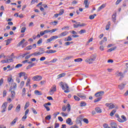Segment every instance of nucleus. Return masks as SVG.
Masks as SVG:
<instances>
[{"mask_svg": "<svg viewBox=\"0 0 128 128\" xmlns=\"http://www.w3.org/2000/svg\"><path fill=\"white\" fill-rule=\"evenodd\" d=\"M96 54H92L90 56V58H86L85 60V62H86L87 64H94V62L96 60Z\"/></svg>", "mask_w": 128, "mask_h": 128, "instance_id": "1", "label": "nucleus"}, {"mask_svg": "<svg viewBox=\"0 0 128 128\" xmlns=\"http://www.w3.org/2000/svg\"><path fill=\"white\" fill-rule=\"evenodd\" d=\"M60 84H61V86L62 89L64 90V92H68V84H62V82H60Z\"/></svg>", "mask_w": 128, "mask_h": 128, "instance_id": "2", "label": "nucleus"}, {"mask_svg": "<svg viewBox=\"0 0 128 128\" xmlns=\"http://www.w3.org/2000/svg\"><path fill=\"white\" fill-rule=\"evenodd\" d=\"M11 58L10 59H7V60H2L1 62H2V64H7V62H14V60H12V58H14V53H12L11 54Z\"/></svg>", "mask_w": 128, "mask_h": 128, "instance_id": "3", "label": "nucleus"}, {"mask_svg": "<svg viewBox=\"0 0 128 128\" xmlns=\"http://www.w3.org/2000/svg\"><path fill=\"white\" fill-rule=\"evenodd\" d=\"M115 76H120V78H119L120 80H122V78H124V74H122V72H120V71L118 70L116 72Z\"/></svg>", "mask_w": 128, "mask_h": 128, "instance_id": "4", "label": "nucleus"}, {"mask_svg": "<svg viewBox=\"0 0 128 128\" xmlns=\"http://www.w3.org/2000/svg\"><path fill=\"white\" fill-rule=\"evenodd\" d=\"M66 108H67V112H70V104H68L66 105V106H62V112H66Z\"/></svg>", "mask_w": 128, "mask_h": 128, "instance_id": "5", "label": "nucleus"}, {"mask_svg": "<svg viewBox=\"0 0 128 128\" xmlns=\"http://www.w3.org/2000/svg\"><path fill=\"white\" fill-rule=\"evenodd\" d=\"M42 77L40 76H36L32 78V80H34L36 82H40V80H42Z\"/></svg>", "mask_w": 128, "mask_h": 128, "instance_id": "6", "label": "nucleus"}, {"mask_svg": "<svg viewBox=\"0 0 128 128\" xmlns=\"http://www.w3.org/2000/svg\"><path fill=\"white\" fill-rule=\"evenodd\" d=\"M56 38H58V36H52L50 38L47 40L46 43L48 44V42H52L54 40H56Z\"/></svg>", "mask_w": 128, "mask_h": 128, "instance_id": "7", "label": "nucleus"}, {"mask_svg": "<svg viewBox=\"0 0 128 128\" xmlns=\"http://www.w3.org/2000/svg\"><path fill=\"white\" fill-rule=\"evenodd\" d=\"M6 106H8V102H4L1 107L2 110L1 111L2 112H6Z\"/></svg>", "mask_w": 128, "mask_h": 128, "instance_id": "8", "label": "nucleus"}, {"mask_svg": "<svg viewBox=\"0 0 128 128\" xmlns=\"http://www.w3.org/2000/svg\"><path fill=\"white\" fill-rule=\"evenodd\" d=\"M54 92H56V85H54L52 87L50 88L49 93L50 94H54Z\"/></svg>", "mask_w": 128, "mask_h": 128, "instance_id": "9", "label": "nucleus"}, {"mask_svg": "<svg viewBox=\"0 0 128 128\" xmlns=\"http://www.w3.org/2000/svg\"><path fill=\"white\" fill-rule=\"evenodd\" d=\"M121 118L122 120L120 118H118V122H126V116L122 115L121 116Z\"/></svg>", "mask_w": 128, "mask_h": 128, "instance_id": "10", "label": "nucleus"}, {"mask_svg": "<svg viewBox=\"0 0 128 128\" xmlns=\"http://www.w3.org/2000/svg\"><path fill=\"white\" fill-rule=\"evenodd\" d=\"M12 86H11L9 89V92H10L11 90H16V83L14 82L12 84Z\"/></svg>", "mask_w": 128, "mask_h": 128, "instance_id": "11", "label": "nucleus"}, {"mask_svg": "<svg viewBox=\"0 0 128 128\" xmlns=\"http://www.w3.org/2000/svg\"><path fill=\"white\" fill-rule=\"evenodd\" d=\"M66 124L69 126H72V124H74V122H72V119L70 118H68L66 120Z\"/></svg>", "mask_w": 128, "mask_h": 128, "instance_id": "12", "label": "nucleus"}, {"mask_svg": "<svg viewBox=\"0 0 128 128\" xmlns=\"http://www.w3.org/2000/svg\"><path fill=\"white\" fill-rule=\"evenodd\" d=\"M110 126L112 128H118V125L116 124V123L115 122H112L110 124Z\"/></svg>", "mask_w": 128, "mask_h": 128, "instance_id": "13", "label": "nucleus"}, {"mask_svg": "<svg viewBox=\"0 0 128 128\" xmlns=\"http://www.w3.org/2000/svg\"><path fill=\"white\" fill-rule=\"evenodd\" d=\"M18 117H16L10 124V126H14V124H16V122L18 121Z\"/></svg>", "mask_w": 128, "mask_h": 128, "instance_id": "14", "label": "nucleus"}, {"mask_svg": "<svg viewBox=\"0 0 128 128\" xmlns=\"http://www.w3.org/2000/svg\"><path fill=\"white\" fill-rule=\"evenodd\" d=\"M15 111L16 112H20V104H18L16 108Z\"/></svg>", "mask_w": 128, "mask_h": 128, "instance_id": "15", "label": "nucleus"}, {"mask_svg": "<svg viewBox=\"0 0 128 128\" xmlns=\"http://www.w3.org/2000/svg\"><path fill=\"white\" fill-rule=\"evenodd\" d=\"M95 110L97 114H102V109H100V107H96Z\"/></svg>", "mask_w": 128, "mask_h": 128, "instance_id": "16", "label": "nucleus"}, {"mask_svg": "<svg viewBox=\"0 0 128 128\" xmlns=\"http://www.w3.org/2000/svg\"><path fill=\"white\" fill-rule=\"evenodd\" d=\"M10 92H11V98L14 100L16 96V92L12 90Z\"/></svg>", "mask_w": 128, "mask_h": 128, "instance_id": "17", "label": "nucleus"}, {"mask_svg": "<svg viewBox=\"0 0 128 128\" xmlns=\"http://www.w3.org/2000/svg\"><path fill=\"white\" fill-rule=\"evenodd\" d=\"M118 88L120 90H122L123 88H124V86H126V84H121L118 85Z\"/></svg>", "mask_w": 128, "mask_h": 128, "instance_id": "18", "label": "nucleus"}, {"mask_svg": "<svg viewBox=\"0 0 128 128\" xmlns=\"http://www.w3.org/2000/svg\"><path fill=\"white\" fill-rule=\"evenodd\" d=\"M84 4H85V8H88V6H90V2H88V0H84Z\"/></svg>", "mask_w": 128, "mask_h": 128, "instance_id": "19", "label": "nucleus"}, {"mask_svg": "<svg viewBox=\"0 0 128 128\" xmlns=\"http://www.w3.org/2000/svg\"><path fill=\"white\" fill-rule=\"evenodd\" d=\"M68 34V32L66 31L62 32L60 34V36H66V34Z\"/></svg>", "mask_w": 128, "mask_h": 128, "instance_id": "20", "label": "nucleus"}, {"mask_svg": "<svg viewBox=\"0 0 128 128\" xmlns=\"http://www.w3.org/2000/svg\"><path fill=\"white\" fill-rule=\"evenodd\" d=\"M34 94H36V96H42V92H40L38 90H35Z\"/></svg>", "mask_w": 128, "mask_h": 128, "instance_id": "21", "label": "nucleus"}, {"mask_svg": "<svg viewBox=\"0 0 128 128\" xmlns=\"http://www.w3.org/2000/svg\"><path fill=\"white\" fill-rule=\"evenodd\" d=\"M112 21L114 22L116 20V14H113L112 16Z\"/></svg>", "mask_w": 128, "mask_h": 128, "instance_id": "22", "label": "nucleus"}, {"mask_svg": "<svg viewBox=\"0 0 128 128\" xmlns=\"http://www.w3.org/2000/svg\"><path fill=\"white\" fill-rule=\"evenodd\" d=\"M8 82L9 84H12L14 82V79L12 78H8Z\"/></svg>", "mask_w": 128, "mask_h": 128, "instance_id": "23", "label": "nucleus"}, {"mask_svg": "<svg viewBox=\"0 0 128 128\" xmlns=\"http://www.w3.org/2000/svg\"><path fill=\"white\" fill-rule=\"evenodd\" d=\"M19 78H22V76H26V72H21L18 74Z\"/></svg>", "mask_w": 128, "mask_h": 128, "instance_id": "24", "label": "nucleus"}, {"mask_svg": "<svg viewBox=\"0 0 128 128\" xmlns=\"http://www.w3.org/2000/svg\"><path fill=\"white\" fill-rule=\"evenodd\" d=\"M12 38H9L7 40H6L5 42H6V46H8L10 44V42H12Z\"/></svg>", "mask_w": 128, "mask_h": 128, "instance_id": "25", "label": "nucleus"}, {"mask_svg": "<svg viewBox=\"0 0 128 128\" xmlns=\"http://www.w3.org/2000/svg\"><path fill=\"white\" fill-rule=\"evenodd\" d=\"M110 22H108V24L106 26V30H110Z\"/></svg>", "mask_w": 128, "mask_h": 128, "instance_id": "26", "label": "nucleus"}, {"mask_svg": "<svg viewBox=\"0 0 128 128\" xmlns=\"http://www.w3.org/2000/svg\"><path fill=\"white\" fill-rule=\"evenodd\" d=\"M24 42H26V40L23 39L22 40H21L18 44V46H22V44H24Z\"/></svg>", "mask_w": 128, "mask_h": 128, "instance_id": "27", "label": "nucleus"}, {"mask_svg": "<svg viewBox=\"0 0 128 128\" xmlns=\"http://www.w3.org/2000/svg\"><path fill=\"white\" fill-rule=\"evenodd\" d=\"M116 112V110H113L110 113V116H112Z\"/></svg>", "mask_w": 128, "mask_h": 128, "instance_id": "28", "label": "nucleus"}, {"mask_svg": "<svg viewBox=\"0 0 128 128\" xmlns=\"http://www.w3.org/2000/svg\"><path fill=\"white\" fill-rule=\"evenodd\" d=\"M74 61L76 62H82V58H77V59H75L74 60Z\"/></svg>", "mask_w": 128, "mask_h": 128, "instance_id": "29", "label": "nucleus"}, {"mask_svg": "<svg viewBox=\"0 0 128 128\" xmlns=\"http://www.w3.org/2000/svg\"><path fill=\"white\" fill-rule=\"evenodd\" d=\"M66 76V73H62L58 75V78H64V76Z\"/></svg>", "mask_w": 128, "mask_h": 128, "instance_id": "30", "label": "nucleus"}, {"mask_svg": "<svg viewBox=\"0 0 128 128\" xmlns=\"http://www.w3.org/2000/svg\"><path fill=\"white\" fill-rule=\"evenodd\" d=\"M28 106H30V102H27L24 106V109L28 108Z\"/></svg>", "mask_w": 128, "mask_h": 128, "instance_id": "31", "label": "nucleus"}, {"mask_svg": "<svg viewBox=\"0 0 128 128\" xmlns=\"http://www.w3.org/2000/svg\"><path fill=\"white\" fill-rule=\"evenodd\" d=\"M106 8V4H103L98 8V10H102V8Z\"/></svg>", "mask_w": 128, "mask_h": 128, "instance_id": "32", "label": "nucleus"}, {"mask_svg": "<svg viewBox=\"0 0 128 128\" xmlns=\"http://www.w3.org/2000/svg\"><path fill=\"white\" fill-rule=\"evenodd\" d=\"M86 30H81L79 32V34H86Z\"/></svg>", "mask_w": 128, "mask_h": 128, "instance_id": "33", "label": "nucleus"}, {"mask_svg": "<svg viewBox=\"0 0 128 128\" xmlns=\"http://www.w3.org/2000/svg\"><path fill=\"white\" fill-rule=\"evenodd\" d=\"M86 102H82L80 104V106H86Z\"/></svg>", "mask_w": 128, "mask_h": 128, "instance_id": "34", "label": "nucleus"}, {"mask_svg": "<svg viewBox=\"0 0 128 128\" xmlns=\"http://www.w3.org/2000/svg\"><path fill=\"white\" fill-rule=\"evenodd\" d=\"M64 9L60 10V11L58 13L59 16H62V14H64Z\"/></svg>", "mask_w": 128, "mask_h": 128, "instance_id": "35", "label": "nucleus"}, {"mask_svg": "<svg viewBox=\"0 0 128 128\" xmlns=\"http://www.w3.org/2000/svg\"><path fill=\"white\" fill-rule=\"evenodd\" d=\"M102 97H99L94 100V102H100V100H102Z\"/></svg>", "mask_w": 128, "mask_h": 128, "instance_id": "36", "label": "nucleus"}, {"mask_svg": "<svg viewBox=\"0 0 128 128\" xmlns=\"http://www.w3.org/2000/svg\"><path fill=\"white\" fill-rule=\"evenodd\" d=\"M12 108H14V105L12 104H10L8 107V110H11Z\"/></svg>", "mask_w": 128, "mask_h": 128, "instance_id": "37", "label": "nucleus"}, {"mask_svg": "<svg viewBox=\"0 0 128 128\" xmlns=\"http://www.w3.org/2000/svg\"><path fill=\"white\" fill-rule=\"evenodd\" d=\"M94 16H96V14H94L93 15H90L89 16V18L90 20H94Z\"/></svg>", "mask_w": 128, "mask_h": 128, "instance_id": "38", "label": "nucleus"}, {"mask_svg": "<svg viewBox=\"0 0 128 128\" xmlns=\"http://www.w3.org/2000/svg\"><path fill=\"white\" fill-rule=\"evenodd\" d=\"M26 88H23L22 90V96H26Z\"/></svg>", "mask_w": 128, "mask_h": 128, "instance_id": "39", "label": "nucleus"}, {"mask_svg": "<svg viewBox=\"0 0 128 128\" xmlns=\"http://www.w3.org/2000/svg\"><path fill=\"white\" fill-rule=\"evenodd\" d=\"M74 28H78V26H80V24H78V22H76V24H74Z\"/></svg>", "mask_w": 128, "mask_h": 128, "instance_id": "40", "label": "nucleus"}, {"mask_svg": "<svg viewBox=\"0 0 128 128\" xmlns=\"http://www.w3.org/2000/svg\"><path fill=\"white\" fill-rule=\"evenodd\" d=\"M50 118H52V116H50V114L47 116L45 118V119L46 120H50Z\"/></svg>", "mask_w": 128, "mask_h": 128, "instance_id": "41", "label": "nucleus"}, {"mask_svg": "<svg viewBox=\"0 0 128 128\" xmlns=\"http://www.w3.org/2000/svg\"><path fill=\"white\" fill-rule=\"evenodd\" d=\"M32 45L28 46L26 48V50H32Z\"/></svg>", "mask_w": 128, "mask_h": 128, "instance_id": "42", "label": "nucleus"}, {"mask_svg": "<svg viewBox=\"0 0 128 128\" xmlns=\"http://www.w3.org/2000/svg\"><path fill=\"white\" fill-rule=\"evenodd\" d=\"M30 79H28L27 80V82H26V86H30Z\"/></svg>", "mask_w": 128, "mask_h": 128, "instance_id": "43", "label": "nucleus"}, {"mask_svg": "<svg viewBox=\"0 0 128 128\" xmlns=\"http://www.w3.org/2000/svg\"><path fill=\"white\" fill-rule=\"evenodd\" d=\"M60 114H62V116H68V113H64V112H61Z\"/></svg>", "mask_w": 128, "mask_h": 128, "instance_id": "44", "label": "nucleus"}, {"mask_svg": "<svg viewBox=\"0 0 128 128\" xmlns=\"http://www.w3.org/2000/svg\"><path fill=\"white\" fill-rule=\"evenodd\" d=\"M43 106L46 108L47 112H50V107L46 106V105H43Z\"/></svg>", "mask_w": 128, "mask_h": 128, "instance_id": "45", "label": "nucleus"}, {"mask_svg": "<svg viewBox=\"0 0 128 128\" xmlns=\"http://www.w3.org/2000/svg\"><path fill=\"white\" fill-rule=\"evenodd\" d=\"M78 96L81 98H86V96L84 95H82L80 94H78Z\"/></svg>", "mask_w": 128, "mask_h": 128, "instance_id": "46", "label": "nucleus"}, {"mask_svg": "<svg viewBox=\"0 0 128 128\" xmlns=\"http://www.w3.org/2000/svg\"><path fill=\"white\" fill-rule=\"evenodd\" d=\"M26 27H22L21 29V33L24 34L26 32Z\"/></svg>", "mask_w": 128, "mask_h": 128, "instance_id": "47", "label": "nucleus"}, {"mask_svg": "<svg viewBox=\"0 0 128 128\" xmlns=\"http://www.w3.org/2000/svg\"><path fill=\"white\" fill-rule=\"evenodd\" d=\"M46 54H53V50H50L46 51Z\"/></svg>", "mask_w": 128, "mask_h": 128, "instance_id": "48", "label": "nucleus"}, {"mask_svg": "<svg viewBox=\"0 0 128 128\" xmlns=\"http://www.w3.org/2000/svg\"><path fill=\"white\" fill-rule=\"evenodd\" d=\"M104 92L100 91L99 92V95H100V98H102V96H104Z\"/></svg>", "mask_w": 128, "mask_h": 128, "instance_id": "49", "label": "nucleus"}, {"mask_svg": "<svg viewBox=\"0 0 128 128\" xmlns=\"http://www.w3.org/2000/svg\"><path fill=\"white\" fill-rule=\"evenodd\" d=\"M32 110L34 114H38V112H36V109L34 108H32Z\"/></svg>", "mask_w": 128, "mask_h": 128, "instance_id": "50", "label": "nucleus"}, {"mask_svg": "<svg viewBox=\"0 0 128 128\" xmlns=\"http://www.w3.org/2000/svg\"><path fill=\"white\" fill-rule=\"evenodd\" d=\"M72 58V56H67V57L65 58L64 59V60H70V58Z\"/></svg>", "mask_w": 128, "mask_h": 128, "instance_id": "51", "label": "nucleus"}, {"mask_svg": "<svg viewBox=\"0 0 128 128\" xmlns=\"http://www.w3.org/2000/svg\"><path fill=\"white\" fill-rule=\"evenodd\" d=\"M78 24H79L80 26H86V24L84 23L80 24V22H78Z\"/></svg>", "mask_w": 128, "mask_h": 128, "instance_id": "52", "label": "nucleus"}, {"mask_svg": "<svg viewBox=\"0 0 128 128\" xmlns=\"http://www.w3.org/2000/svg\"><path fill=\"white\" fill-rule=\"evenodd\" d=\"M32 66H34V64H30L26 66V70H30V68H32Z\"/></svg>", "mask_w": 128, "mask_h": 128, "instance_id": "53", "label": "nucleus"}, {"mask_svg": "<svg viewBox=\"0 0 128 128\" xmlns=\"http://www.w3.org/2000/svg\"><path fill=\"white\" fill-rule=\"evenodd\" d=\"M26 115H24V116H22V122H24L26 120Z\"/></svg>", "mask_w": 128, "mask_h": 128, "instance_id": "54", "label": "nucleus"}, {"mask_svg": "<svg viewBox=\"0 0 128 128\" xmlns=\"http://www.w3.org/2000/svg\"><path fill=\"white\" fill-rule=\"evenodd\" d=\"M114 108V104H110L109 106V110H112Z\"/></svg>", "mask_w": 128, "mask_h": 128, "instance_id": "55", "label": "nucleus"}, {"mask_svg": "<svg viewBox=\"0 0 128 128\" xmlns=\"http://www.w3.org/2000/svg\"><path fill=\"white\" fill-rule=\"evenodd\" d=\"M58 24V21H54L50 23V24H54V26H56V24Z\"/></svg>", "mask_w": 128, "mask_h": 128, "instance_id": "56", "label": "nucleus"}, {"mask_svg": "<svg viewBox=\"0 0 128 128\" xmlns=\"http://www.w3.org/2000/svg\"><path fill=\"white\" fill-rule=\"evenodd\" d=\"M74 99L75 100H80V98L78 97V96H74Z\"/></svg>", "mask_w": 128, "mask_h": 128, "instance_id": "57", "label": "nucleus"}, {"mask_svg": "<svg viewBox=\"0 0 128 128\" xmlns=\"http://www.w3.org/2000/svg\"><path fill=\"white\" fill-rule=\"evenodd\" d=\"M34 56H40V54H40V52H34L33 53Z\"/></svg>", "mask_w": 128, "mask_h": 128, "instance_id": "58", "label": "nucleus"}, {"mask_svg": "<svg viewBox=\"0 0 128 128\" xmlns=\"http://www.w3.org/2000/svg\"><path fill=\"white\" fill-rule=\"evenodd\" d=\"M42 39L40 38L37 42V44H42Z\"/></svg>", "mask_w": 128, "mask_h": 128, "instance_id": "59", "label": "nucleus"}, {"mask_svg": "<svg viewBox=\"0 0 128 128\" xmlns=\"http://www.w3.org/2000/svg\"><path fill=\"white\" fill-rule=\"evenodd\" d=\"M24 82L22 81L20 84V86L21 88H24Z\"/></svg>", "mask_w": 128, "mask_h": 128, "instance_id": "60", "label": "nucleus"}, {"mask_svg": "<svg viewBox=\"0 0 128 128\" xmlns=\"http://www.w3.org/2000/svg\"><path fill=\"white\" fill-rule=\"evenodd\" d=\"M116 47L108 49V52H112V50H116Z\"/></svg>", "mask_w": 128, "mask_h": 128, "instance_id": "61", "label": "nucleus"}, {"mask_svg": "<svg viewBox=\"0 0 128 128\" xmlns=\"http://www.w3.org/2000/svg\"><path fill=\"white\" fill-rule=\"evenodd\" d=\"M68 42H70V40H72V37H70V36H68V38H67V40Z\"/></svg>", "mask_w": 128, "mask_h": 128, "instance_id": "62", "label": "nucleus"}, {"mask_svg": "<svg viewBox=\"0 0 128 128\" xmlns=\"http://www.w3.org/2000/svg\"><path fill=\"white\" fill-rule=\"evenodd\" d=\"M83 122H85L86 124H88V120L87 118L83 119Z\"/></svg>", "mask_w": 128, "mask_h": 128, "instance_id": "63", "label": "nucleus"}, {"mask_svg": "<svg viewBox=\"0 0 128 128\" xmlns=\"http://www.w3.org/2000/svg\"><path fill=\"white\" fill-rule=\"evenodd\" d=\"M58 60V59L56 58H54L52 60L50 61V62H52V64L56 62Z\"/></svg>", "mask_w": 128, "mask_h": 128, "instance_id": "64", "label": "nucleus"}]
</instances>
